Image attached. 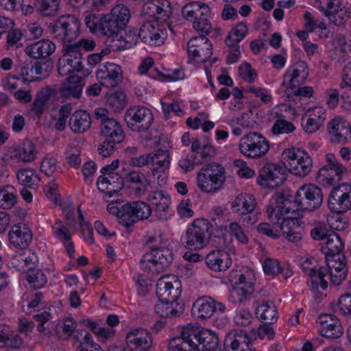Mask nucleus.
Masks as SVG:
<instances>
[{"instance_id":"obj_5","label":"nucleus","mask_w":351,"mask_h":351,"mask_svg":"<svg viewBox=\"0 0 351 351\" xmlns=\"http://www.w3.org/2000/svg\"><path fill=\"white\" fill-rule=\"evenodd\" d=\"M151 252L146 253L141 260V268L153 274L164 271L173 260L172 251L164 246H153Z\"/></svg>"},{"instance_id":"obj_35","label":"nucleus","mask_w":351,"mask_h":351,"mask_svg":"<svg viewBox=\"0 0 351 351\" xmlns=\"http://www.w3.org/2000/svg\"><path fill=\"white\" fill-rule=\"evenodd\" d=\"M73 338L79 343L77 351H103L101 346L93 341L92 335L86 330H76Z\"/></svg>"},{"instance_id":"obj_11","label":"nucleus","mask_w":351,"mask_h":351,"mask_svg":"<svg viewBox=\"0 0 351 351\" xmlns=\"http://www.w3.org/2000/svg\"><path fill=\"white\" fill-rule=\"evenodd\" d=\"M296 210L313 211L322 204L323 194L322 189L315 184H305L300 186L295 195Z\"/></svg>"},{"instance_id":"obj_40","label":"nucleus","mask_w":351,"mask_h":351,"mask_svg":"<svg viewBox=\"0 0 351 351\" xmlns=\"http://www.w3.org/2000/svg\"><path fill=\"white\" fill-rule=\"evenodd\" d=\"M256 315L260 320L269 324L276 322L278 318L277 308L274 302L269 300L256 306Z\"/></svg>"},{"instance_id":"obj_34","label":"nucleus","mask_w":351,"mask_h":351,"mask_svg":"<svg viewBox=\"0 0 351 351\" xmlns=\"http://www.w3.org/2000/svg\"><path fill=\"white\" fill-rule=\"evenodd\" d=\"M326 263L327 274H330L331 284L336 286L341 284L348 274L346 261L335 262V261H329Z\"/></svg>"},{"instance_id":"obj_9","label":"nucleus","mask_w":351,"mask_h":351,"mask_svg":"<svg viewBox=\"0 0 351 351\" xmlns=\"http://www.w3.org/2000/svg\"><path fill=\"white\" fill-rule=\"evenodd\" d=\"M271 201L274 202L271 203L267 208V217L271 223H278L283 213H288L296 210L295 201H293V197L288 189L275 193Z\"/></svg>"},{"instance_id":"obj_26","label":"nucleus","mask_w":351,"mask_h":351,"mask_svg":"<svg viewBox=\"0 0 351 351\" xmlns=\"http://www.w3.org/2000/svg\"><path fill=\"white\" fill-rule=\"evenodd\" d=\"M126 342L131 350L141 348L139 351L147 350L152 344V339L149 332L142 328H136L128 332Z\"/></svg>"},{"instance_id":"obj_30","label":"nucleus","mask_w":351,"mask_h":351,"mask_svg":"<svg viewBox=\"0 0 351 351\" xmlns=\"http://www.w3.org/2000/svg\"><path fill=\"white\" fill-rule=\"evenodd\" d=\"M215 300L211 297H202L193 303L192 315L198 319H206L214 313Z\"/></svg>"},{"instance_id":"obj_51","label":"nucleus","mask_w":351,"mask_h":351,"mask_svg":"<svg viewBox=\"0 0 351 351\" xmlns=\"http://www.w3.org/2000/svg\"><path fill=\"white\" fill-rule=\"evenodd\" d=\"M217 229L221 232L225 231L230 233L241 243L247 244L248 243V238L243 228L236 221H231L228 225L217 226Z\"/></svg>"},{"instance_id":"obj_32","label":"nucleus","mask_w":351,"mask_h":351,"mask_svg":"<svg viewBox=\"0 0 351 351\" xmlns=\"http://www.w3.org/2000/svg\"><path fill=\"white\" fill-rule=\"evenodd\" d=\"M23 342L21 336L14 332L10 326L0 324V347L19 349Z\"/></svg>"},{"instance_id":"obj_7","label":"nucleus","mask_w":351,"mask_h":351,"mask_svg":"<svg viewBox=\"0 0 351 351\" xmlns=\"http://www.w3.org/2000/svg\"><path fill=\"white\" fill-rule=\"evenodd\" d=\"M80 22L73 15H63L54 23H50V34L64 43H71L79 36Z\"/></svg>"},{"instance_id":"obj_41","label":"nucleus","mask_w":351,"mask_h":351,"mask_svg":"<svg viewBox=\"0 0 351 351\" xmlns=\"http://www.w3.org/2000/svg\"><path fill=\"white\" fill-rule=\"evenodd\" d=\"M328 134L330 140L333 143H345L347 138L345 136V132H347L346 122L338 119H334L328 124Z\"/></svg>"},{"instance_id":"obj_28","label":"nucleus","mask_w":351,"mask_h":351,"mask_svg":"<svg viewBox=\"0 0 351 351\" xmlns=\"http://www.w3.org/2000/svg\"><path fill=\"white\" fill-rule=\"evenodd\" d=\"M348 173L346 167L341 170H336V167H322L317 173V182L325 186H331L341 181L344 174Z\"/></svg>"},{"instance_id":"obj_61","label":"nucleus","mask_w":351,"mask_h":351,"mask_svg":"<svg viewBox=\"0 0 351 351\" xmlns=\"http://www.w3.org/2000/svg\"><path fill=\"white\" fill-rule=\"evenodd\" d=\"M344 245L339 234L334 231H330L326 241L327 252H339L343 249Z\"/></svg>"},{"instance_id":"obj_60","label":"nucleus","mask_w":351,"mask_h":351,"mask_svg":"<svg viewBox=\"0 0 351 351\" xmlns=\"http://www.w3.org/2000/svg\"><path fill=\"white\" fill-rule=\"evenodd\" d=\"M137 185L136 191L140 192L145 189L147 182L146 177L138 171H131L126 173L124 181Z\"/></svg>"},{"instance_id":"obj_55","label":"nucleus","mask_w":351,"mask_h":351,"mask_svg":"<svg viewBox=\"0 0 351 351\" xmlns=\"http://www.w3.org/2000/svg\"><path fill=\"white\" fill-rule=\"evenodd\" d=\"M110 14L119 22L120 27L123 29L126 27L130 18V12L127 7L121 4L117 5L111 10Z\"/></svg>"},{"instance_id":"obj_36","label":"nucleus","mask_w":351,"mask_h":351,"mask_svg":"<svg viewBox=\"0 0 351 351\" xmlns=\"http://www.w3.org/2000/svg\"><path fill=\"white\" fill-rule=\"evenodd\" d=\"M255 199L252 195L241 193L232 202V208L234 212L244 215L252 213L255 208Z\"/></svg>"},{"instance_id":"obj_6","label":"nucleus","mask_w":351,"mask_h":351,"mask_svg":"<svg viewBox=\"0 0 351 351\" xmlns=\"http://www.w3.org/2000/svg\"><path fill=\"white\" fill-rule=\"evenodd\" d=\"M282 156L286 169L289 168L291 173L303 178L311 171L313 160L306 152L295 148L287 149Z\"/></svg>"},{"instance_id":"obj_57","label":"nucleus","mask_w":351,"mask_h":351,"mask_svg":"<svg viewBox=\"0 0 351 351\" xmlns=\"http://www.w3.org/2000/svg\"><path fill=\"white\" fill-rule=\"evenodd\" d=\"M26 278L35 289L43 287L47 282L45 274L40 269H30L27 274Z\"/></svg>"},{"instance_id":"obj_63","label":"nucleus","mask_w":351,"mask_h":351,"mask_svg":"<svg viewBox=\"0 0 351 351\" xmlns=\"http://www.w3.org/2000/svg\"><path fill=\"white\" fill-rule=\"evenodd\" d=\"M239 75L245 81L252 83L257 77L258 73L255 69H253L251 64L245 62L239 66Z\"/></svg>"},{"instance_id":"obj_46","label":"nucleus","mask_w":351,"mask_h":351,"mask_svg":"<svg viewBox=\"0 0 351 351\" xmlns=\"http://www.w3.org/2000/svg\"><path fill=\"white\" fill-rule=\"evenodd\" d=\"M17 202L16 190L11 185L0 189V208L10 209Z\"/></svg>"},{"instance_id":"obj_38","label":"nucleus","mask_w":351,"mask_h":351,"mask_svg":"<svg viewBox=\"0 0 351 351\" xmlns=\"http://www.w3.org/2000/svg\"><path fill=\"white\" fill-rule=\"evenodd\" d=\"M91 125L90 114L84 110L75 112L70 118L69 126L75 133H84Z\"/></svg>"},{"instance_id":"obj_56","label":"nucleus","mask_w":351,"mask_h":351,"mask_svg":"<svg viewBox=\"0 0 351 351\" xmlns=\"http://www.w3.org/2000/svg\"><path fill=\"white\" fill-rule=\"evenodd\" d=\"M171 204V199L168 197L164 199L161 202H154V213L156 217L160 221H166L169 219V206Z\"/></svg>"},{"instance_id":"obj_29","label":"nucleus","mask_w":351,"mask_h":351,"mask_svg":"<svg viewBox=\"0 0 351 351\" xmlns=\"http://www.w3.org/2000/svg\"><path fill=\"white\" fill-rule=\"evenodd\" d=\"M83 78L77 75L69 76L66 81L62 84L60 88V96L66 99L79 98L84 86Z\"/></svg>"},{"instance_id":"obj_37","label":"nucleus","mask_w":351,"mask_h":351,"mask_svg":"<svg viewBox=\"0 0 351 351\" xmlns=\"http://www.w3.org/2000/svg\"><path fill=\"white\" fill-rule=\"evenodd\" d=\"M152 159H150L152 164V173L154 176L158 173H164L169 168V154L167 151L158 149L154 153H150Z\"/></svg>"},{"instance_id":"obj_20","label":"nucleus","mask_w":351,"mask_h":351,"mask_svg":"<svg viewBox=\"0 0 351 351\" xmlns=\"http://www.w3.org/2000/svg\"><path fill=\"white\" fill-rule=\"evenodd\" d=\"M99 84L107 88H114L122 81V70L120 66L108 62L97 71Z\"/></svg>"},{"instance_id":"obj_18","label":"nucleus","mask_w":351,"mask_h":351,"mask_svg":"<svg viewBox=\"0 0 351 351\" xmlns=\"http://www.w3.org/2000/svg\"><path fill=\"white\" fill-rule=\"evenodd\" d=\"M278 226L282 233L286 235L288 240L296 242L301 239L300 225L297 217L296 210L291 213H283L278 223H272Z\"/></svg>"},{"instance_id":"obj_14","label":"nucleus","mask_w":351,"mask_h":351,"mask_svg":"<svg viewBox=\"0 0 351 351\" xmlns=\"http://www.w3.org/2000/svg\"><path fill=\"white\" fill-rule=\"evenodd\" d=\"M239 149L242 154L256 158L265 155L269 149V145L261 134L250 132L241 138Z\"/></svg>"},{"instance_id":"obj_3","label":"nucleus","mask_w":351,"mask_h":351,"mask_svg":"<svg viewBox=\"0 0 351 351\" xmlns=\"http://www.w3.org/2000/svg\"><path fill=\"white\" fill-rule=\"evenodd\" d=\"M212 224L206 219H197L187 228L183 239L186 248L199 250L209 242L212 234Z\"/></svg>"},{"instance_id":"obj_59","label":"nucleus","mask_w":351,"mask_h":351,"mask_svg":"<svg viewBox=\"0 0 351 351\" xmlns=\"http://www.w3.org/2000/svg\"><path fill=\"white\" fill-rule=\"evenodd\" d=\"M33 64L35 73L43 77H47L53 68V62L51 58H36Z\"/></svg>"},{"instance_id":"obj_58","label":"nucleus","mask_w":351,"mask_h":351,"mask_svg":"<svg viewBox=\"0 0 351 351\" xmlns=\"http://www.w3.org/2000/svg\"><path fill=\"white\" fill-rule=\"evenodd\" d=\"M7 33L5 49L7 50L19 48L22 46L20 41L22 39L23 33L19 28L12 27Z\"/></svg>"},{"instance_id":"obj_48","label":"nucleus","mask_w":351,"mask_h":351,"mask_svg":"<svg viewBox=\"0 0 351 351\" xmlns=\"http://www.w3.org/2000/svg\"><path fill=\"white\" fill-rule=\"evenodd\" d=\"M158 3H159L158 5L153 3H147V9L152 10L153 14L158 20L165 21L172 14V8L170 5V3L168 1H163L162 2L158 1Z\"/></svg>"},{"instance_id":"obj_47","label":"nucleus","mask_w":351,"mask_h":351,"mask_svg":"<svg viewBox=\"0 0 351 351\" xmlns=\"http://www.w3.org/2000/svg\"><path fill=\"white\" fill-rule=\"evenodd\" d=\"M126 103V95L123 91H114L106 95V105L114 112L123 109Z\"/></svg>"},{"instance_id":"obj_2","label":"nucleus","mask_w":351,"mask_h":351,"mask_svg":"<svg viewBox=\"0 0 351 351\" xmlns=\"http://www.w3.org/2000/svg\"><path fill=\"white\" fill-rule=\"evenodd\" d=\"M226 170L217 162L204 165L197 176L199 189L204 193H214L221 190L226 182Z\"/></svg>"},{"instance_id":"obj_39","label":"nucleus","mask_w":351,"mask_h":351,"mask_svg":"<svg viewBox=\"0 0 351 351\" xmlns=\"http://www.w3.org/2000/svg\"><path fill=\"white\" fill-rule=\"evenodd\" d=\"M123 28L119 26V22L110 13L104 15L101 33L108 36L109 40L111 39V43L122 38V35H119V32Z\"/></svg>"},{"instance_id":"obj_21","label":"nucleus","mask_w":351,"mask_h":351,"mask_svg":"<svg viewBox=\"0 0 351 351\" xmlns=\"http://www.w3.org/2000/svg\"><path fill=\"white\" fill-rule=\"evenodd\" d=\"M11 244L20 249L27 248L32 241L33 234L28 226L23 223L14 225L8 234Z\"/></svg>"},{"instance_id":"obj_23","label":"nucleus","mask_w":351,"mask_h":351,"mask_svg":"<svg viewBox=\"0 0 351 351\" xmlns=\"http://www.w3.org/2000/svg\"><path fill=\"white\" fill-rule=\"evenodd\" d=\"M309 75V69L307 64L303 61L294 63L284 75L282 85H285V80L289 77V85L291 89L304 84Z\"/></svg>"},{"instance_id":"obj_12","label":"nucleus","mask_w":351,"mask_h":351,"mask_svg":"<svg viewBox=\"0 0 351 351\" xmlns=\"http://www.w3.org/2000/svg\"><path fill=\"white\" fill-rule=\"evenodd\" d=\"M124 120L129 129L139 132L150 128L154 117L149 108L143 106H133L125 111Z\"/></svg>"},{"instance_id":"obj_42","label":"nucleus","mask_w":351,"mask_h":351,"mask_svg":"<svg viewBox=\"0 0 351 351\" xmlns=\"http://www.w3.org/2000/svg\"><path fill=\"white\" fill-rule=\"evenodd\" d=\"M183 311L178 303L160 301L155 305V312L162 317H172L179 316Z\"/></svg>"},{"instance_id":"obj_19","label":"nucleus","mask_w":351,"mask_h":351,"mask_svg":"<svg viewBox=\"0 0 351 351\" xmlns=\"http://www.w3.org/2000/svg\"><path fill=\"white\" fill-rule=\"evenodd\" d=\"M225 351H256L252 348L251 338L242 330H232L226 336L223 341Z\"/></svg>"},{"instance_id":"obj_22","label":"nucleus","mask_w":351,"mask_h":351,"mask_svg":"<svg viewBox=\"0 0 351 351\" xmlns=\"http://www.w3.org/2000/svg\"><path fill=\"white\" fill-rule=\"evenodd\" d=\"M320 324L322 335L327 338L337 339L342 336L343 329L337 317L329 314H322L317 319Z\"/></svg>"},{"instance_id":"obj_64","label":"nucleus","mask_w":351,"mask_h":351,"mask_svg":"<svg viewBox=\"0 0 351 351\" xmlns=\"http://www.w3.org/2000/svg\"><path fill=\"white\" fill-rule=\"evenodd\" d=\"M337 306L343 316L351 318V294L346 293L341 295L338 300Z\"/></svg>"},{"instance_id":"obj_13","label":"nucleus","mask_w":351,"mask_h":351,"mask_svg":"<svg viewBox=\"0 0 351 351\" xmlns=\"http://www.w3.org/2000/svg\"><path fill=\"white\" fill-rule=\"evenodd\" d=\"M329 209L341 214L351 209V184L343 182L334 186L328 198Z\"/></svg>"},{"instance_id":"obj_25","label":"nucleus","mask_w":351,"mask_h":351,"mask_svg":"<svg viewBox=\"0 0 351 351\" xmlns=\"http://www.w3.org/2000/svg\"><path fill=\"white\" fill-rule=\"evenodd\" d=\"M37 154L34 143L25 140L21 145L10 147L8 151L9 157L24 162H31L34 160Z\"/></svg>"},{"instance_id":"obj_52","label":"nucleus","mask_w":351,"mask_h":351,"mask_svg":"<svg viewBox=\"0 0 351 351\" xmlns=\"http://www.w3.org/2000/svg\"><path fill=\"white\" fill-rule=\"evenodd\" d=\"M197 58L199 62H206L213 54V45L206 36H198Z\"/></svg>"},{"instance_id":"obj_15","label":"nucleus","mask_w":351,"mask_h":351,"mask_svg":"<svg viewBox=\"0 0 351 351\" xmlns=\"http://www.w3.org/2000/svg\"><path fill=\"white\" fill-rule=\"evenodd\" d=\"M287 176L286 167L268 163L260 169L256 181L260 186L274 189L282 185L287 180Z\"/></svg>"},{"instance_id":"obj_4","label":"nucleus","mask_w":351,"mask_h":351,"mask_svg":"<svg viewBox=\"0 0 351 351\" xmlns=\"http://www.w3.org/2000/svg\"><path fill=\"white\" fill-rule=\"evenodd\" d=\"M183 16L193 21V27L202 36L208 35L212 28L208 18L211 14L210 7L200 1H191L182 9Z\"/></svg>"},{"instance_id":"obj_62","label":"nucleus","mask_w":351,"mask_h":351,"mask_svg":"<svg viewBox=\"0 0 351 351\" xmlns=\"http://www.w3.org/2000/svg\"><path fill=\"white\" fill-rule=\"evenodd\" d=\"M104 15L89 14L86 16L84 22L91 32H100L103 25Z\"/></svg>"},{"instance_id":"obj_43","label":"nucleus","mask_w":351,"mask_h":351,"mask_svg":"<svg viewBox=\"0 0 351 351\" xmlns=\"http://www.w3.org/2000/svg\"><path fill=\"white\" fill-rule=\"evenodd\" d=\"M36 10L43 16H53L60 10V0H36Z\"/></svg>"},{"instance_id":"obj_53","label":"nucleus","mask_w":351,"mask_h":351,"mask_svg":"<svg viewBox=\"0 0 351 351\" xmlns=\"http://www.w3.org/2000/svg\"><path fill=\"white\" fill-rule=\"evenodd\" d=\"M247 32V27L245 23H241L234 27L229 32L225 42L226 45H234L243 39Z\"/></svg>"},{"instance_id":"obj_1","label":"nucleus","mask_w":351,"mask_h":351,"mask_svg":"<svg viewBox=\"0 0 351 351\" xmlns=\"http://www.w3.org/2000/svg\"><path fill=\"white\" fill-rule=\"evenodd\" d=\"M107 210L112 215L118 217L119 223L125 226L129 232L132 231L134 223L148 219L152 213L149 204L140 201L125 204L121 207L114 204H108Z\"/></svg>"},{"instance_id":"obj_27","label":"nucleus","mask_w":351,"mask_h":351,"mask_svg":"<svg viewBox=\"0 0 351 351\" xmlns=\"http://www.w3.org/2000/svg\"><path fill=\"white\" fill-rule=\"evenodd\" d=\"M97 185L100 191L112 197L123 187L124 178L119 174L111 173L108 176H101L98 178Z\"/></svg>"},{"instance_id":"obj_31","label":"nucleus","mask_w":351,"mask_h":351,"mask_svg":"<svg viewBox=\"0 0 351 351\" xmlns=\"http://www.w3.org/2000/svg\"><path fill=\"white\" fill-rule=\"evenodd\" d=\"M56 48V45L52 41L43 39L27 47L26 52L33 58H49Z\"/></svg>"},{"instance_id":"obj_45","label":"nucleus","mask_w":351,"mask_h":351,"mask_svg":"<svg viewBox=\"0 0 351 351\" xmlns=\"http://www.w3.org/2000/svg\"><path fill=\"white\" fill-rule=\"evenodd\" d=\"M199 347L191 343L189 339L184 337L182 330L181 335L170 339L168 345L169 351H198Z\"/></svg>"},{"instance_id":"obj_49","label":"nucleus","mask_w":351,"mask_h":351,"mask_svg":"<svg viewBox=\"0 0 351 351\" xmlns=\"http://www.w3.org/2000/svg\"><path fill=\"white\" fill-rule=\"evenodd\" d=\"M139 38L138 29L134 28L125 32L120 40L112 42L114 45L111 44V46L117 47V50H123L134 46Z\"/></svg>"},{"instance_id":"obj_16","label":"nucleus","mask_w":351,"mask_h":351,"mask_svg":"<svg viewBox=\"0 0 351 351\" xmlns=\"http://www.w3.org/2000/svg\"><path fill=\"white\" fill-rule=\"evenodd\" d=\"M156 291L158 300L176 302L182 292L181 282L174 277H161L157 281Z\"/></svg>"},{"instance_id":"obj_17","label":"nucleus","mask_w":351,"mask_h":351,"mask_svg":"<svg viewBox=\"0 0 351 351\" xmlns=\"http://www.w3.org/2000/svg\"><path fill=\"white\" fill-rule=\"evenodd\" d=\"M254 280L251 272L239 275V279L232 285L231 296L235 302L241 304L250 298L254 291Z\"/></svg>"},{"instance_id":"obj_24","label":"nucleus","mask_w":351,"mask_h":351,"mask_svg":"<svg viewBox=\"0 0 351 351\" xmlns=\"http://www.w3.org/2000/svg\"><path fill=\"white\" fill-rule=\"evenodd\" d=\"M204 259L207 267L216 272L226 271L232 265V258L230 254L222 250L210 252Z\"/></svg>"},{"instance_id":"obj_44","label":"nucleus","mask_w":351,"mask_h":351,"mask_svg":"<svg viewBox=\"0 0 351 351\" xmlns=\"http://www.w3.org/2000/svg\"><path fill=\"white\" fill-rule=\"evenodd\" d=\"M16 178L21 184L32 189H35L40 182V178L36 171L30 168L18 170Z\"/></svg>"},{"instance_id":"obj_33","label":"nucleus","mask_w":351,"mask_h":351,"mask_svg":"<svg viewBox=\"0 0 351 351\" xmlns=\"http://www.w3.org/2000/svg\"><path fill=\"white\" fill-rule=\"evenodd\" d=\"M327 274V269L324 267H320L316 268L313 267L311 270L308 271L307 280V285L311 291L316 293L319 291V287L323 290H325L328 287V282L324 279V277Z\"/></svg>"},{"instance_id":"obj_10","label":"nucleus","mask_w":351,"mask_h":351,"mask_svg":"<svg viewBox=\"0 0 351 351\" xmlns=\"http://www.w3.org/2000/svg\"><path fill=\"white\" fill-rule=\"evenodd\" d=\"M106 108H99L95 110V118L100 121V134L106 140L114 143H121L125 134L121 123L114 118H110Z\"/></svg>"},{"instance_id":"obj_50","label":"nucleus","mask_w":351,"mask_h":351,"mask_svg":"<svg viewBox=\"0 0 351 351\" xmlns=\"http://www.w3.org/2000/svg\"><path fill=\"white\" fill-rule=\"evenodd\" d=\"M65 53L62 58L69 59L68 62L82 70V51H80L79 47L74 44L68 45L64 47Z\"/></svg>"},{"instance_id":"obj_8","label":"nucleus","mask_w":351,"mask_h":351,"mask_svg":"<svg viewBox=\"0 0 351 351\" xmlns=\"http://www.w3.org/2000/svg\"><path fill=\"white\" fill-rule=\"evenodd\" d=\"M184 337L191 343L198 346V351H215L219 346V339L210 330L187 326L182 329Z\"/></svg>"},{"instance_id":"obj_54","label":"nucleus","mask_w":351,"mask_h":351,"mask_svg":"<svg viewBox=\"0 0 351 351\" xmlns=\"http://www.w3.org/2000/svg\"><path fill=\"white\" fill-rule=\"evenodd\" d=\"M56 229L55 235L60 241L64 242V245L70 258L74 257L75 246L73 243L71 241V237L69 233V229L62 226L60 228H55Z\"/></svg>"}]
</instances>
